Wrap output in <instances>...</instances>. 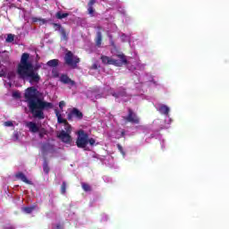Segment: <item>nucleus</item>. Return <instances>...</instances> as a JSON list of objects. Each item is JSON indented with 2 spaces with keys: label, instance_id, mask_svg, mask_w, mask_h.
Segmentation results:
<instances>
[{
  "label": "nucleus",
  "instance_id": "obj_4",
  "mask_svg": "<svg viewBox=\"0 0 229 229\" xmlns=\"http://www.w3.org/2000/svg\"><path fill=\"white\" fill-rule=\"evenodd\" d=\"M64 65H67V67H70V69H76L78 67V64L81 62V59L72 51L66 50V53L64 57Z\"/></svg>",
  "mask_w": 229,
  "mask_h": 229
},
{
  "label": "nucleus",
  "instance_id": "obj_20",
  "mask_svg": "<svg viewBox=\"0 0 229 229\" xmlns=\"http://www.w3.org/2000/svg\"><path fill=\"white\" fill-rule=\"evenodd\" d=\"M64 131L65 133H71L72 131V126H71V124L69 123V122H66L64 123Z\"/></svg>",
  "mask_w": 229,
  "mask_h": 229
},
{
  "label": "nucleus",
  "instance_id": "obj_29",
  "mask_svg": "<svg viewBox=\"0 0 229 229\" xmlns=\"http://www.w3.org/2000/svg\"><path fill=\"white\" fill-rule=\"evenodd\" d=\"M23 210L26 212V214H31L33 212V208L27 207L24 208Z\"/></svg>",
  "mask_w": 229,
  "mask_h": 229
},
{
  "label": "nucleus",
  "instance_id": "obj_9",
  "mask_svg": "<svg viewBox=\"0 0 229 229\" xmlns=\"http://www.w3.org/2000/svg\"><path fill=\"white\" fill-rule=\"evenodd\" d=\"M57 138L62 140V142H64V144H71L72 142V137H71V133L65 132V131H61Z\"/></svg>",
  "mask_w": 229,
  "mask_h": 229
},
{
  "label": "nucleus",
  "instance_id": "obj_7",
  "mask_svg": "<svg viewBox=\"0 0 229 229\" xmlns=\"http://www.w3.org/2000/svg\"><path fill=\"white\" fill-rule=\"evenodd\" d=\"M73 119H76L77 121H81L83 119V113L77 107L72 108L67 114L68 121H73Z\"/></svg>",
  "mask_w": 229,
  "mask_h": 229
},
{
  "label": "nucleus",
  "instance_id": "obj_35",
  "mask_svg": "<svg viewBox=\"0 0 229 229\" xmlns=\"http://www.w3.org/2000/svg\"><path fill=\"white\" fill-rule=\"evenodd\" d=\"M55 229H64V226H62V225H60V224H57L55 225Z\"/></svg>",
  "mask_w": 229,
  "mask_h": 229
},
{
  "label": "nucleus",
  "instance_id": "obj_16",
  "mask_svg": "<svg viewBox=\"0 0 229 229\" xmlns=\"http://www.w3.org/2000/svg\"><path fill=\"white\" fill-rule=\"evenodd\" d=\"M160 114H163L164 115H169V107L165 105H162L159 107Z\"/></svg>",
  "mask_w": 229,
  "mask_h": 229
},
{
  "label": "nucleus",
  "instance_id": "obj_30",
  "mask_svg": "<svg viewBox=\"0 0 229 229\" xmlns=\"http://www.w3.org/2000/svg\"><path fill=\"white\" fill-rule=\"evenodd\" d=\"M117 148L119 149L120 153H122V155L124 157L125 153L123 148V146H121V144H117Z\"/></svg>",
  "mask_w": 229,
  "mask_h": 229
},
{
  "label": "nucleus",
  "instance_id": "obj_1",
  "mask_svg": "<svg viewBox=\"0 0 229 229\" xmlns=\"http://www.w3.org/2000/svg\"><path fill=\"white\" fill-rule=\"evenodd\" d=\"M24 98L34 119H39V121L46 119L44 110L54 107L53 103L44 101L38 97V89L35 87H30L25 90Z\"/></svg>",
  "mask_w": 229,
  "mask_h": 229
},
{
  "label": "nucleus",
  "instance_id": "obj_22",
  "mask_svg": "<svg viewBox=\"0 0 229 229\" xmlns=\"http://www.w3.org/2000/svg\"><path fill=\"white\" fill-rule=\"evenodd\" d=\"M59 31L62 35L63 40H69V37H67V32L65 31L64 28L61 29V30H59Z\"/></svg>",
  "mask_w": 229,
  "mask_h": 229
},
{
  "label": "nucleus",
  "instance_id": "obj_13",
  "mask_svg": "<svg viewBox=\"0 0 229 229\" xmlns=\"http://www.w3.org/2000/svg\"><path fill=\"white\" fill-rule=\"evenodd\" d=\"M55 114L57 117V123L59 124H64L67 123L66 119L62 118V114H60V111L58 109H55Z\"/></svg>",
  "mask_w": 229,
  "mask_h": 229
},
{
  "label": "nucleus",
  "instance_id": "obj_23",
  "mask_svg": "<svg viewBox=\"0 0 229 229\" xmlns=\"http://www.w3.org/2000/svg\"><path fill=\"white\" fill-rule=\"evenodd\" d=\"M43 171L45 174H49V171H50L49 165H47L46 161L43 164Z\"/></svg>",
  "mask_w": 229,
  "mask_h": 229
},
{
  "label": "nucleus",
  "instance_id": "obj_26",
  "mask_svg": "<svg viewBox=\"0 0 229 229\" xmlns=\"http://www.w3.org/2000/svg\"><path fill=\"white\" fill-rule=\"evenodd\" d=\"M12 139H13V140H14V141L19 140V132H18V131H14V132L13 133Z\"/></svg>",
  "mask_w": 229,
  "mask_h": 229
},
{
  "label": "nucleus",
  "instance_id": "obj_31",
  "mask_svg": "<svg viewBox=\"0 0 229 229\" xmlns=\"http://www.w3.org/2000/svg\"><path fill=\"white\" fill-rule=\"evenodd\" d=\"M4 126H6V127L13 126V123L12 121L4 122Z\"/></svg>",
  "mask_w": 229,
  "mask_h": 229
},
{
  "label": "nucleus",
  "instance_id": "obj_5",
  "mask_svg": "<svg viewBox=\"0 0 229 229\" xmlns=\"http://www.w3.org/2000/svg\"><path fill=\"white\" fill-rule=\"evenodd\" d=\"M77 140L76 146L77 148H81V149L87 148V144H89V133L85 132L83 130H80L77 132Z\"/></svg>",
  "mask_w": 229,
  "mask_h": 229
},
{
  "label": "nucleus",
  "instance_id": "obj_14",
  "mask_svg": "<svg viewBox=\"0 0 229 229\" xmlns=\"http://www.w3.org/2000/svg\"><path fill=\"white\" fill-rule=\"evenodd\" d=\"M59 64H60V60L52 59L47 63V67H58Z\"/></svg>",
  "mask_w": 229,
  "mask_h": 229
},
{
  "label": "nucleus",
  "instance_id": "obj_8",
  "mask_svg": "<svg viewBox=\"0 0 229 229\" xmlns=\"http://www.w3.org/2000/svg\"><path fill=\"white\" fill-rule=\"evenodd\" d=\"M123 120L127 123H131V124H139V123H140V119L137 114H135V112H133V110L130 107L128 108V115L123 116Z\"/></svg>",
  "mask_w": 229,
  "mask_h": 229
},
{
  "label": "nucleus",
  "instance_id": "obj_27",
  "mask_svg": "<svg viewBox=\"0 0 229 229\" xmlns=\"http://www.w3.org/2000/svg\"><path fill=\"white\" fill-rule=\"evenodd\" d=\"M52 74L54 78H58L60 76V73L58 72V70L53 69L52 70Z\"/></svg>",
  "mask_w": 229,
  "mask_h": 229
},
{
  "label": "nucleus",
  "instance_id": "obj_10",
  "mask_svg": "<svg viewBox=\"0 0 229 229\" xmlns=\"http://www.w3.org/2000/svg\"><path fill=\"white\" fill-rule=\"evenodd\" d=\"M15 178L17 180H21V182H23V183H27V185H33V182L30 181L28 177H26V174H24V173L22 172H18L17 174H15Z\"/></svg>",
  "mask_w": 229,
  "mask_h": 229
},
{
  "label": "nucleus",
  "instance_id": "obj_36",
  "mask_svg": "<svg viewBox=\"0 0 229 229\" xmlns=\"http://www.w3.org/2000/svg\"><path fill=\"white\" fill-rule=\"evenodd\" d=\"M112 96H113L114 98H119V97H120L119 92H118V93L114 92V93L112 94Z\"/></svg>",
  "mask_w": 229,
  "mask_h": 229
},
{
  "label": "nucleus",
  "instance_id": "obj_18",
  "mask_svg": "<svg viewBox=\"0 0 229 229\" xmlns=\"http://www.w3.org/2000/svg\"><path fill=\"white\" fill-rule=\"evenodd\" d=\"M55 17L56 19H59V20L65 19L66 17H69V13H62V12H57L55 13Z\"/></svg>",
  "mask_w": 229,
  "mask_h": 229
},
{
  "label": "nucleus",
  "instance_id": "obj_6",
  "mask_svg": "<svg viewBox=\"0 0 229 229\" xmlns=\"http://www.w3.org/2000/svg\"><path fill=\"white\" fill-rule=\"evenodd\" d=\"M26 126L31 133H38L39 139H44V136L47 133L46 128H40L35 122H28Z\"/></svg>",
  "mask_w": 229,
  "mask_h": 229
},
{
  "label": "nucleus",
  "instance_id": "obj_2",
  "mask_svg": "<svg viewBox=\"0 0 229 229\" xmlns=\"http://www.w3.org/2000/svg\"><path fill=\"white\" fill-rule=\"evenodd\" d=\"M29 60L30 54L23 53L21 57L20 64L17 65L16 74L19 80L29 81L31 85H33V83H39L41 78L37 71H38L42 65L38 64L33 68V64Z\"/></svg>",
  "mask_w": 229,
  "mask_h": 229
},
{
  "label": "nucleus",
  "instance_id": "obj_34",
  "mask_svg": "<svg viewBox=\"0 0 229 229\" xmlns=\"http://www.w3.org/2000/svg\"><path fill=\"white\" fill-rule=\"evenodd\" d=\"M119 96L120 97H124V96H126V89H123V92H119Z\"/></svg>",
  "mask_w": 229,
  "mask_h": 229
},
{
  "label": "nucleus",
  "instance_id": "obj_3",
  "mask_svg": "<svg viewBox=\"0 0 229 229\" xmlns=\"http://www.w3.org/2000/svg\"><path fill=\"white\" fill-rule=\"evenodd\" d=\"M117 57L120 59V61L112 59L106 55H101L100 60L104 65H115V67H123V65L128 64V59H126V55H118Z\"/></svg>",
  "mask_w": 229,
  "mask_h": 229
},
{
  "label": "nucleus",
  "instance_id": "obj_19",
  "mask_svg": "<svg viewBox=\"0 0 229 229\" xmlns=\"http://www.w3.org/2000/svg\"><path fill=\"white\" fill-rule=\"evenodd\" d=\"M81 187L85 192H90V191H92V188L90 187V184H89V183L82 182Z\"/></svg>",
  "mask_w": 229,
  "mask_h": 229
},
{
  "label": "nucleus",
  "instance_id": "obj_12",
  "mask_svg": "<svg viewBox=\"0 0 229 229\" xmlns=\"http://www.w3.org/2000/svg\"><path fill=\"white\" fill-rule=\"evenodd\" d=\"M95 3H98V0H89L88 3V13L91 15V17H94V4Z\"/></svg>",
  "mask_w": 229,
  "mask_h": 229
},
{
  "label": "nucleus",
  "instance_id": "obj_37",
  "mask_svg": "<svg viewBox=\"0 0 229 229\" xmlns=\"http://www.w3.org/2000/svg\"><path fill=\"white\" fill-rule=\"evenodd\" d=\"M93 67H94L95 69H98V65H96V64H94Z\"/></svg>",
  "mask_w": 229,
  "mask_h": 229
},
{
  "label": "nucleus",
  "instance_id": "obj_15",
  "mask_svg": "<svg viewBox=\"0 0 229 229\" xmlns=\"http://www.w3.org/2000/svg\"><path fill=\"white\" fill-rule=\"evenodd\" d=\"M102 40H103V35L101 34V31H98L97 38H96V46H98V47H101Z\"/></svg>",
  "mask_w": 229,
  "mask_h": 229
},
{
  "label": "nucleus",
  "instance_id": "obj_33",
  "mask_svg": "<svg viewBox=\"0 0 229 229\" xmlns=\"http://www.w3.org/2000/svg\"><path fill=\"white\" fill-rule=\"evenodd\" d=\"M64 106H65V102L64 100L59 102L60 110H64Z\"/></svg>",
  "mask_w": 229,
  "mask_h": 229
},
{
  "label": "nucleus",
  "instance_id": "obj_25",
  "mask_svg": "<svg viewBox=\"0 0 229 229\" xmlns=\"http://www.w3.org/2000/svg\"><path fill=\"white\" fill-rule=\"evenodd\" d=\"M66 191H67V182H63L61 185V194H65Z\"/></svg>",
  "mask_w": 229,
  "mask_h": 229
},
{
  "label": "nucleus",
  "instance_id": "obj_24",
  "mask_svg": "<svg viewBox=\"0 0 229 229\" xmlns=\"http://www.w3.org/2000/svg\"><path fill=\"white\" fill-rule=\"evenodd\" d=\"M52 25L55 31H62V30L64 29V27H62L60 23H52Z\"/></svg>",
  "mask_w": 229,
  "mask_h": 229
},
{
  "label": "nucleus",
  "instance_id": "obj_38",
  "mask_svg": "<svg viewBox=\"0 0 229 229\" xmlns=\"http://www.w3.org/2000/svg\"><path fill=\"white\" fill-rule=\"evenodd\" d=\"M122 137H124V131H122Z\"/></svg>",
  "mask_w": 229,
  "mask_h": 229
},
{
  "label": "nucleus",
  "instance_id": "obj_11",
  "mask_svg": "<svg viewBox=\"0 0 229 229\" xmlns=\"http://www.w3.org/2000/svg\"><path fill=\"white\" fill-rule=\"evenodd\" d=\"M60 81L64 85H71L72 87H74V85H76V81L69 78L67 74H62L60 77Z\"/></svg>",
  "mask_w": 229,
  "mask_h": 229
},
{
  "label": "nucleus",
  "instance_id": "obj_32",
  "mask_svg": "<svg viewBox=\"0 0 229 229\" xmlns=\"http://www.w3.org/2000/svg\"><path fill=\"white\" fill-rule=\"evenodd\" d=\"M13 98H16V99H21V93H19V92H13Z\"/></svg>",
  "mask_w": 229,
  "mask_h": 229
},
{
  "label": "nucleus",
  "instance_id": "obj_28",
  "mask_svg": "<svg viewBox=\"0 0 229 229\" xmlns=\"http://www.w3.org/2000/svg\"><path fill=\"white\" fill-rule=\"evenodd\" d=\"M88 144H89V146H94L96 144V140H94V138H88Z\"/></svg>",
  "mask_w": 229,
  "mask_h": 229
},
{
  "label": "nucleus",
  "instance_id": "obj_17",
  "mask_svg": "<svg viewBox=\"0 0 229 229\" xmlns=\"http://www.w3.org/2000/svg\"><path fill=\"white\" fill-rule=\"evenodd\" d=\"M32 22H39L40 26H44L47 22V20L42 19V18H37L33 17L32 18Z\"/></svg>",
  "mask_w": 229,
  "mask_h": 229
},
{
  "label": "nucleus",
  "instance_id": "obj_21",
  "mask_svg": "<svg viewBox=\"0 0 229 229\" xmlns=\"http://www.w3.org/2000/svg\"><path fill=\"white\" fill-rule=\"evenodd\" d=\"M13 40H15V35L7 34V38L5 39V42H7L8 44H12V42H13Z\"/></svg>",
  "mask_w": 229,
  "mask_h": 229
}]
</instances>
